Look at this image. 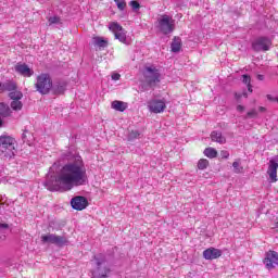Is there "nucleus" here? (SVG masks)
Here are the masks:
<instances>
[{
  "instance_id": "nucleus-19",
  "label": "nucleus",
  "mask_w": 278,
  "mask_h": 278,
  "mask_svg": "<svg viewBox=\"0 0 278 278\" xmlns=\"http://www.w3.org/2000/svg\"><path fill=\"white\" fill-rule=\"evenodd\" d=\"M211 140L213 142H218L219 144H225V142H227V139L223 137V132L216 130L211 132Z\"/></svg>"
},
{
  "instance_id": "nucleus-11",
  "label": "nucleus",
  "mask_w": 278,
  "mask_h": 278,
  "mask_svg": "<svg viewBox=\"0 0 278 278\" xmlns=\"http://www.w3.org/2000/svg\"><path fill=\"white\" fill-rule=\"evenodd\" d=\"M109 29L114 33L116 40L119 42H127V34L125 33V28L121 26L117 22H113L110 24Z\"/></svg>"
},
{
  "instance_id": "nucleus-37",
  "label": "nucleus",
  "mask_w": 278,
  "mask_h": 278,
  "mask_svg": "<svg viewBox=\"0 0 278 278\" xmlns=\"http://www.w3.org/2000/svg\"><path fill=\"white\" fill-rule=\"evenodd\" d=\"M5 92V87H4V84H1L0 83V94Z\"/></svg>"
},
{
  "instance_id": "nucleus-16",
  "label": "nucleus",
  "mask_w": 278,
  "mask_h": 278,
  "mask_svg": "<svg viewBox=\"0 0 278 278\" xmlns=\"http://www.w3.org/2000/svg\"><path fill=\"white\" fill-rule=\"evenodd\" d=\"M277 168H278V163L273 160L269 161L267 174L269 176L270 181L273 182L277 181Z\"/></svg>"
},
{
  "instance_id": "nucleus-22",
  "label": "nucleus",
  "mask_w": 278,
  "mask_h": 278,
  "mask_svg": "<svg viewBox=\"0 0 278 278\" xmlns=\"http://www.w3.org/2000/svg\"><path fill=\"white\" fill-rule=\"evenodd\" d=\"M232 168L236 175H242V173H244V167L242 166V161L240 159H237L232 163Z\"/></svg>"
},
{
  "instance_id": "nucleus-8",
  "label": "nucleus",
  "mask_w": 278,
  "mask_h": 278,
  "mask_svg": "<svg viewBox=\"0 0 278 278\" xmlns=\"http://www.w3.org/2000/svg\"><path fill=\"white\" fill-rule=\"evenodd\" d=\"M273 45V41H270V38L268 37H257L252 41V49L253 51L260 52V51H269L270 47Z\"/></svg>"
},
{
  "instance_id": "nucleus-40",
  "label": "nucleus",
  "mask_w": 278,
  "mask_h": 278,
  "mask_svg": "<svg viewBox=\"0 0 278 278\" xmlns=\"http://www.w3.org/2000/svg\"><path fill=\"white\" fill-rule=\"evenodd\" d=\"M256 78L258 79V81H264V75L262 74H258Z\"/></svg>"
},
{
  "instance_id": "nucleus-42",
  "label": "nucleus",
  "mask_w": 278,
  "mask_h": 278,
  "mask_svg": "<svg viewBox=\"0 0 278 278\" xmlns=\"http://www.w3.org/2000/svg\"><path fill=\"white\" fill-rule=\"evenodd\" d=\"M258 111H260V112H266V108L260 106V108H258Z\"/></svg>"
},
{
  "instance_id": "nucleus-18",
  "label": "nucleus",
  "mask_w": 278,
  "mask_h": 278,
  "mask_svg": "<svg viewBox=\"0 0 278 278\" xmlns=\"http://www.w3.org/2000/svg\"><path fill=\"white\" fill-rule=\"evenodd\" d=\"M12 116V109L5 102H0V117L8 118Z\"/></svg>"
},
{
  "instance_id": "nucleus-20",
  "label": "nucleus",
  "mask_w": 278,
  "mask_h": 278,
  "mask_svg": "<svg viewBox=\"0 0 278 278\" xmlns=\"http://www.w3.org/2000/svg\"><path fill=\"white\" fill-rule=\"evenodd\" d=\"M111 106L113 110H116L117 112H125L127 110V103L118 100L113 101Z\"/></svg>"
},
{
  "instance_id": "nucleus-36",
  "label": "nucleus",
  "mask_w": 278,
  "mask_h": 278,
  "mask_svg": "<svg viewBox=\"0 0 278 278\" xmlns=\"http://www.w3.org/2000/svg\"><path fill=\"white\" fill-rule=\"evenodd\" d=\"M58 169V163H54L52 167H50V173H54Z\"/></svg>"
},
{
  "instance_id": "nucleus-14",
  "label": "nucleus",
  "mask_w": 278,
  "mask_h": 278,
  "mask_svg": "<svg viewBox=\"0 0 278 278\" xmlns=\"http://www.w3.org/2000/svg\"><path fill=\"white\" fill-rule=\"evenodd\" d=\"M223 255V251L216 249V248H208L203 251V257L204 260H218Z\"/></svg>"
},
{
  "instance_id": "nucleus-27",
  "label": "nucleus",
  "mask_w": 278,
  "mask_h": 278,
  "mask_svg": "<svg viewBox=\"0 0 278 278\" xmlns=\"http://www.w3.org/2000/svg\"><path fill=\"white\" fill-rule=\"evenodd\" d=\"M207 166H210V161H207L206 159L199 160V162H198L199 170H205V168H207Z\"/></svg>"
},
{
  "instance_id": "nucleus-24",
  "label": "nucleus",
  "mask_w": 278,
  "mask_h": 278,
  "mask_svg": "<svg viewBox=\"0 0 278 278\" xmlns=\"http://www.w3.org/2000/svg\"><path fill=\"white\" fill-rule=\"evenodd\" d=\"M204 155L213 160V157H216L218 155V151H216V149L214 148H206L204 150Z\"/></svg>"
},
{
  "instance_id": "nucleus-38",
  "label": "nucleus",
  "mask_w": 278,
  "mask_h": 278,
  "mask_svg": "<svg viewBox=\"0 0 278 278\" xmlns=\"http://www.w3.org/2000/svg\"><path fill=\"white\" fill-rule=\"evenodd\" d=\"M237 112H244V106L242 105H237Z\"/></svg>"
},
{
  "instance_id": "nucleus-46",
  "label": "nucleus",
  "mask_w": 278,
  "mask_h": 278,
  "mask_svg": "<svg viewBox=\"0 0 278 278\" xmlns=\"http://www.w3.org/2000/svg\"><path fill=\"white\" fill-rule=\"evenodd\" d=\"M1 238V240H5V236H3V237H0Z\"/></svg>"
},
{
  "instance_id": "nucleus-43",
  "label": "nucleus",
  "mask_w": 278,
  "mask_h": 278,
  "mask_svg": "<svg viewBox=\"0 0 278 278\" xmlns=\"http://www.w3.org/2000/svg\"><path fill=\"white\" fill-rule=\"evenodd\" d=\"M235 97H236V99H242V94H240V93H236Z\"/></svg>"
},
{
  "instance_id": "nucleus-12",
  "label": "nucleus",
  "mask_w": 278,
  "mask_h": 278,
  "mask_svg": "<svg viewBox=\"0 0 278 278\" xmlns=\"http://www.w3.org/2000/svg\"><path fill=\"white\" fill-rule=\"evenodd\" d=\"M14 71L17 75H22V77H33L34 75V68H30L29 65L23 62L16 63Z\"/></svg>"
},
{
  "instance_id": "nucleus-1",
  "label": "nucleus",
  "mask_w": 278,
  "mask_h": 278,
  "mask_svg": "<svg viewBox=\"0 0 278 278\" xmlns=\"http://www.w3.org/2000/svg\"><path fill=\"white\" fill-rule=\"evenodd\" d=\"M88 176L86 175V165L80 155H75L73 161L63 165L55 175L47 176L45 186L51 192L63 190L68 192L75 186H86Z\"/></svg>"
},
{
  "instance_id": "nucleus-9",
  "label": "nucleus",
  "mask_w": 278,
  "mask_h": 278,
  "mask_svg": "<svg viewBox=\"0 0 278 278\" xmlns=\"http://www.w3.org/2000/svg\"><path fill=\"white\" fill-rule=\"evenodd\" d=\"M148 109L152 114H162L166 110V100L153 98L148 101Z\"/></svg>"
},
{
  "instance_id": "nucleus-7",
  "label": "nucleus",
  "mask_w": 278,
  "mask_h": 278,
  "mask_svg": "<svg viewBox=\"0 0 278 278\" xmlns=\"http://www.w3.org/2000/svg\"><path fill=\"white\" fill-rule=\"evenodd\" d=\"M159 29L164 36L173 34L175 31V20L168 15H162L159 20Z\"/></svg>"
},
{
  "instance_id": "nucleus-23",
  "label": "nucleus",
  "mask_w": 278,
  "mask_h": 278,
  "mask_svg": "<svg viewBox=\"0 0 278 278\" xmlns=\"http://www.w3.org/2000/svg\"><path fill=\"white\" fill-rule=\"evenodd\" d=\"M16 90V83L8 80L4 83V92H12Z\"/></svg>"
},
{
  "instance_id": "nucleus-10",
  "label": "nucleus",
  "mask_w": 278,
  "mask_h": 278,
  "mask_svg": "<svg viewBox=\"0 0 278 278\" xmlns=\"http://www.w3.org/2000/svg\"><path fill=\"white\" fill-rule=\"evenodd\" d=\"M263 264L267 270H273L278 266V252L269 250L265 254V258L263 260Z\"/></svg>"
},
{
  "instance_id": "nucleus-33",
  "label": "nucleus",
  "mask_w": 278,
  "mask_h": 278,
  "mask_svg": "<svg viewBox=\"0 0 278 278\" xmlns=\"http://www.w3.org/2000/svg\"><path fill=\"white\" fill-rule=\"evenodd\" d=\"M219 155H220L222 160H228L229 159V151L222 150Z\"/></svg>"
},
{
  "instance_id": "nucleus-4",
  "label": "nucleus",
  "mask_w": 278,
  "mask_h": 278,
  "mask_svg": "<svg viewBox=\"0 0 278 278\" xmlns=\"http://www.w3.org/2000/svg\"><path fill=\"white\" fill-rule=\"evenodd\" d=\"M15 153L14 139L8 136L0 137V155H2L3 160H12Z\"/></svg>"
},
{
  "instance_id": "nucleus-25",
  "label": "nucleus",
  "mask_w": 278,
  "mask_h": 278,
  "mask_svg": "<svg viewBox=\"0 0 278 278\" xmlns=\"http://www.w3.org/2000/svg\"><path fill=\"white\" fill-rule=\"evenodd\" d=\"M9 97L12 101H21V99H23V93L21 91L13 90L9 93Z\"/></svg>"
},
{
  "instance_id": "nucleus-6",
  "label": "nucleus",
  "mask_w": 278,
  "mask_h": 278,
  "mask_svg": "<svg viewBox=\"0 0 278 278\" xmlns=\"http://www.w3.org/2000/svg\"><path fill=\"white\" fill-rule=\"evenodd\" d=\"M42 244H55V247H66L68 244V238L64 236H58L55 233H48L41 236Z\"/></svg>"
},
{
  "instance_id": "nucleus-45",
  "label": "nucleus",
  "mask_w": 278,
  "mask_h": 278,
  "mask_svg": "<svg viewBox=\"0 0 278 278\" xmlns=\"http://www.w3.org/2000/svg\"><path fill=\"white\" fill-rule=\"evenodd\" d=\"M242 94H243L245 98H248V97H249V96L247 94V92H243Z\"/></svg>"
},
{
  "instance_id": "nucleus-35",
  "label": "nucleus",
  "mask_w": 278,
  "mask_h": 278,
  "mask_svg": "<svg viewBox=\"0 0 278 278\" xmlns=\"http://www.w3.org/2000/svg\"><path fill=\"white\" fill-rule=\"evenodd\" d=\"M112 79H114V81H118V79H121V74L118 73L113 74Z\"/></svg>"
},
{
  "instance_id": "nucleus-17",
  "label": "nucleus",
  "mask_w": 278,
  "mask_h": 278,
  "mask_svg": "<svg viewBox=\"0 0 278 278\" xmlns=\"http://www.w3.org/2000/svg\"><path fill=\"white\" fill-rule=\"evenodd\" d=\"M92 45L93 47H97L99 51H101L103 49H108L109 41L103 37L97 36L92 38Z\"/></svg>"
},
{
  "instance_id": "nucleus-26",
  "label": "nucleus",
  "mask_w": 278,
  "mask_h": 278,
  "mask_svg": "<svg viewBox=\"0 0 278 278\" xmlns=\"http://www.w3.org/2000/svg\"><path fill=\"white\" fill-rule=\"evenodd\" d=\"M242 81L248 86L249 92H253V86H251V76L250 75H242Z\"/></svg>"
},
{
  "instance_id": "nucleus-29",
  "label": "nucleus",
  "mask_w": 278,
  "mask_h": 278,
  "mask_svg": "<svg viewBox=\"0 0 278 278\" xmlns=\"http://www.w3.org/2000/svg\"><path fill=\"white\" fill-rule=\"evenodd\" d=\"M128 140L129 141H134V140H138V138H140V131L138 130H131L129 134H128Z\"/></svg>"
},
{
  "instance_id": "nucleus-30",
  "label": "nucleus",
  "mask_w": 278,
  "mask_h": 278,
  "mask_svg": "<svg viewBox=\"0 0 278 278\" xmlns=\"http://www.w3.org/2000/svg\"><path fill=\"white\" fill-rule=\"evenodd\" d=\"M49 25H60L62 23V20L60 16H51L48 18Z\"/></svg>"
},
{
  "instance_id": "nucleus-34",
  "label": "nucleus",
  "mask_w": 278,
  "mask_h": 278,
  "mask_svg": "<svg viewBox=\"0 0 278 278\" xmlns=\"http://www.w3.org/2000/svg\"><path fill=\"white\" fill-rule=\"evenodd\" d=\"M129 5L132 10H140V3L138 1H130Z\"/></svg>"
},
{
  "instance_id": "nucleus-41",
  "label": "nucleus",
  "mask_w": 278,
  "mask_h": 278,
  "mask_svg": "<svg viewBox=\"0 0 278 278\" xmlns=\"http://www.w3.org/2000/svg\"><path fill=\"white\" fill-rule=\"evenodd\" d=\"M273 229H276V231H278V218H277V220H276L275 226L273 227Z\"/></svg>"
},
{
  "instance_id": "nucleus-15",
  "label": "nucleus",
  "mask_w": 278,
  "mask_h": 278,
  "mask_svg": "<svg viewBox=\"0 0 278 278\" xmlns=\"http://www.w3.org/2000/svg\"><path fill=\"white\" fill-rule=\"evenodd\" d=\"M50 92L55 96L64 94L66 92V83L64 81H52V87L50 89Z\"/></svg>"
},
{
  "instance_id": "nucleus-13",
  "label": "nucleus",
  "mask_w": 278,
  "mask_h": 278,
  "mask_svg": "<svg viewBox=\"0 0 278 278\" xmlns=\"http://www.w3.org/2000/svg\"><path fill=\"white\" fill-rule=\"evenodd\" d=\"M71 205L73 210L81 212V210H86L88 207V199L81 195H76L71 200Z\"/></svg>"
},
{
  "instance_id": "nucleus-31",
  "label": "nucleus",
  "mask_w": 278,
  "mask_h": 278,
  "mask_svg": "<svg viewBox=\"0 0 278 278\" xmlns=\"http://www.w3.org/2000/svg\"><path fill=\"white\" fill-rule=\"evenodd\" d=\"M114 2L116 3L118 10L121 11L127 8V2H125V0H114Z\"/></svg>"
},
{
  "instance_id": "nucleus-44",
  "label": "nucleus",
  "mask_w": 278,
  "mask_h": 278,
  "mask_svg": "<svg viewBox=\"0 0 278 278\" xmlns=\"http://www.w3.org/2000/svg\"><path fill=\"white\" fill-rule=\"evenodd\" d=\"M2 117L0 116V127H3V119H1Z\"/></svg>"
},
{
  "instance_id": "nucleus-21",
  "label": "nucleus",
  "mask_w": 278,
  "mask_h": 278,
  "mask_svg": "<svg viewBox=\"0 0 278 278\" xmlns=\"http://www.w3.org/2000/svg\"><path fill=\"white\" fill-rule=\"evenodd\" d=\"M170 49L173 53H179L181 51V38L175 37L172 41Z\"/></svg>"
},
{
  "instance_id": "nucleus-28",
  "label": "nucleus",
  "mask_w": 278,
  "mask_h": 278,
  "mask_svg": "<svg viewBox=\"0 0 278 278\" xmlns=\"http://www.w3.org/2000/svg\"><path fill=\"white\" fill-rule=\"evenodd\" d=\"M11 108L12 110L18 112V110H23V102H21V100H13L11 102Z\"/></svg>"
},
{
  "instance_id": "nucleus-2",
  "label": "nucleus",
  "mask_w": 278,
  "mask_h": 278,
  "mask_svg": "<svg viewBox=\"0 0 278 278\" xmlns=\"http://www.w3.org/2000/svg\"><path fill=\"white\" fill-rule=\"evenodd\" d=\"M35 88L39 94H49L53 88V78L51 74L41 73L36 77Z\"/></svg>"
},
{
  "instance_id": "nucleus-3",
  "label": "nucleus",
  "mask_w": 278,
  "mask_h": 278,
  "mask_svg": "<svg viewBox=\"0 0 278 278\" xmlns=\"http://www.w3.org/2000/svg\"><path fill=\"white\" fill-rule=\"evenodd\" d=\"M96 268L91 270V278H108L112 269L108 266L105 257L94 256L93 257Z\"/></svg>"
},
{
  "instance_id": "nucleus-39",
  "label": "nucleus",
  "mask_w": 278,
  "mask_h": 278,
  "mask_svg": "<svg viewBox=\"0 0 278 278\" xmlns=\"http://www.w3.org/2000/svg\"><path fill=\"white\" fill-rule=\"evenodd\" d=\"M9 225L8 224H0V230L1 229H9Z\"/></svg>"
},
{
  "instance_id": "nucleus-32",
  "label": "nucleus",
  "mask_w": 278,
  "mask_h": 278,
  "mask_svg": "<svg viewBox=\"0 0 278 278\" xmlns=\"http://www.w3.org/2000/svg\"><path fill=\"white\" fill-rule=\"evenodd\" d=\"M245 118H257V110L252 109L247 113Z\"/></svg>"
},
{
  "instance_id": "nucleus-5",
  "label": "nucleus",
  "mask_w": 278,
  "mask_h": 278,
  "mask_svg": "<svg viewBox=\"0 0 278 278\" xmlns=\"http://www.w3.org/2000/svg\"><path fill=\"white\" fill-rule=\"evenodd\" d=\"M143 77L150 88H155L162 81V73L154 65L144 67Z\"/></svg>"
}]
</instances>
